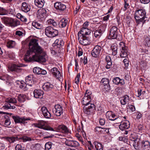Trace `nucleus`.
Wrapping results in <instances>:
<instances>
[{
	"label": "nucleus",
	"instance_id": "nucleus-11",
	"mask_svg": "<svg viewBox=\"0 0 150 150\" xmlns=\"http://www.w3.org/2000/svg\"><path fill=\"white\" fill-rule=\"evenodd\" d=\"M106 117L109 120L114 121L118 118V116L111 111H107L106 115Z\"/></svg>",
	"mask_w": 150,
	"mask_h": 150
},
{
	"label": "nucleus",
	"instance_id": "nucleus-64",
	"mask_svg": "<svg viewBox=\"0 0 150 150\" xmlns=\"http://www.w3.org/2000/svg\"><path fill=\"white\" fill-rule=\"evenodd\" d=\"M15 149L16 150H23L22 149L21 145L19 144L16 145L15 147Z\"/></svg>",
	"mask_w": 150,
	"mask_h": 150
},
{
	"label": "nucleus",
	"instance_id": "nucleus-50",
	"mask_svg": "<svg viewBox=\"0 0 150 150\" xmlns=\"http://www.w3.org/2000/svg\"><path fill=\"white\" fill-rule=\"evenodd\" d=\"M52 143L50 142L46 143L45 145V150H49L52 147Z\"/></svg>",
	"mask_w": 150,
	"mask_h": 150
},
{
	"label": "nucleus",
	"instance_id": "nucleus-55",
	"mask_svg": "<svg viewBox=\"0 0 150 150\" xmlns=\"http://www.w3.org/2000/svg\"><path fill=\"white\" fill-rule=\"evenodd\" d=\"M120 78L118 77H116L113 80V82L116 85L119 84V80Z\"/></svg>",
	"mask_w": 150,
	"mask_h": 150
},
{
	"label": "nucleus",
	"instance_id": "nucleus-32",
	"mask_svg": "<svg viewBox=\"0 0 150 150\" xmlns=\"http://www.w3.org/2000/svg\"><path fill=\"white\" fill-rule=\"evenodd\" d=\"M105 60L107 63V65L106 66V68L107 69H109L111 67L112 64L111 59L109 56H107L106 57Z\"/></svg>",
	"mask_w": 150,
	"mask_h": 150
},
{
	"label": "nucleus",
	"instance_id": "nucleus-22",
	"mask_svg": "<svg viewBox=\"0 0 150 150\" xmlns=\"http://www.w3.org/2000/svg\"><path fill=\"white\" fill-rule=\"evenodd\" d=\"M34 97L36 98H41L44 94L43 91L41 90H35L33 92Z\"/></svg>",
	"mask_w": 150,
	"mask_h": 150
},
{
	"label": "nucleus",
	"instance_id": "nucleus-10",
	"mask_svg": "<svg viewBox=\"0 0 150 150\" xmlns=\"http://www.w3.org/2000/svg\"><path fill=\"white\" fill-rule=\"evenodd\" d=\"M101 51V47L100 46L97 45L92 50L91 52V55L94 57H97L99 56Z\"/></svg>",
	"mask_w": 150,
	"mask_h": 150
},
{
	"label": "nucleus",
	"instance_id": "nucleus-58",
	"mask_svg": "<svg viewBox=\"0 0 150 150\" xmlns=\"http://www.w3.org/2000/svg\"><path fill=\"white\" fill-rule=\"evenodd\" d=\"M124 10L125 11L129 7V4L128 2H124Z\"/></svg>",
	"mask_w": 150,
	"mask_h": 150
},
{
	"label": "nucleus",
	"instance_id": "nucleus-5",
	"mask_svg": "<svg viewBox=\"0 0 150 150\" xmlns=\"http://www.w3.org/2000/svg\"><path fill=\"white\" fill-rule=\"evenodd\" d=\"M58 30L51 26L47 27L45 30V34L48 37H55L58 35Z\"/></svg>",
	"mask_w": 150,
	"mask_h": 150
},
{
	"label": "nucleus",
	"instance_id": "nucleus-15",
	"mask_svg": "<svg viewBox=\"0 0 150 150\" xmlns=\"http://www.w3.org/2000/svg\"><path fill=\"white\" fill-rule=\"evenodd\" d=\"M54 7L57 10L62 11L65 10L66 8L65 5L58 2L54 4Z\"/></svg>",
	"mask_w": 150,
	"mask_h": 150
},
{
	"label": "nucleus",
	"instance_id": "nucleus-53",
	"mask_svg": "<svg viewBox=\"0 0 150 150\" xmlns=\"http://www.w3.org/2000/svg\"><path fill=\"white\" fill-rule=\"evenodd\" d=\"M19 140L20 139H22L23 140V142H25L27 141H30L31 139L30 138L26 136H23L21 138H18Z\"/></svg>",
	"mask_w": 150,
	"mask_h": 150
},
{
	"label": "nucleus",
	"instance_id": "nucleus-19",
	"mask_svg": "<svg viewBox=\"0 0 150 150\" xmlns=\"http://www.w3.org/2000/svg\"><path fill=\"white\" fill-rule=\"evenodd\" d=\"M130 125V123L129 121H125L122 122L119 126V129L121 130L128 129Z\"/></svg>",
	"mask_w": 150,
	"mask_h": 150
},
{
	"label": "nucleus",
	"instance_id": "nucleus-52",
	"mask_svg": "<svg viewBox=\"0 0 150 150\" xmlns=\"http://www.w3.org/2000/svg\"><path fill=\"white\" fill-rule=\"evenodd\" d=\"M41 69L39 67H35L33 68V72L34 73L38 74H40Z\"/></svg>",
	"mask_w": 150,
	"mask_h": 150
},
{
	"label": "nucleus",
	"instance_id": "nucleus-41",
	"mask_svg": "<svg viewBox=\"0 0 150 150\" xmlns=\"http://www.w3.org/2000/svg\"><path fill=\"white\" fill-rule=\"evenodd\" d=\"M15 45L16 42L14 41L10 40L8 41L7 46L9 48H13L15 46Z\"/></svg>",
	"mask_w": 150,
	"mask_h": 150
},
{
	"label": "nucleus",
	"instance_id": "nucleus-6",
	"mask_svg": "<svg viewBox=\"0 0 150 150\" xmlns=\"http://www.w3.org/2000/svg\"><path fill=\"white\" fill-rule=\"evenodd\" d=\"M78 39L80 43L84 46L89 45L91 43L89 35L82 36L79 35Z\"/></svg>",
	"mask_w": 150,
	"mask_h": 150
},
{
	"label": "nucleus",
	"instance_id": "nucleus-47",
	"mask_svg": "<svg viewBox=\"0 0 150 150\" xmlns=\"http://www.w3.org/2000/svg\"><path fill=\"white\" fill-rule=\"evenodd\" d=\"M84 107H85L86 109L87 108H89V109H91L92 108L93 110H94L95 108V106L94 104L93 103H89L85 105Z\"/></svg>",
	"mask_w": 150,
	"mask_h": 150
},
{
	"label": "nucleus",
	"instance_id": "nucleus-63",
	"mask_svg": "<svg viewBox=\"0 0 150 150\" xmlns=\"http://www.w3.org/2000/svg\"><path fill=\"white\" fill-rule=\"evenodd\" d=\"M104 88L105 89V91H108V90H109L110 89V87L109 84H108L104 85Z\"/></svg>",
	"mask_w": 150,
	"mask_h": 150
},
{
	"label": "nucleus",
	"instance_id": "nucleus-14",
	"mask_svg": "<svg viewBox=\"0 0 150 150\" xmlns=\"http://www.w3.org/2000/svg\"><path fill=\"white\" fill-rule=\"evenodd\" d=\"M35 126L40 129L45 130L47 127L46 122L43 120H40L34 124Z\"/></svg>",
	"mask_w": 150,
	"mask_h": 150
},
{
	"label": "nucleus",
	"instance_id": "nucleus-59",
	"mask_svg": "<svg viewBox=\"0 0 150 150\" xmlns=\"http://www.w3.org/2000/svg\"><path fill=\"white\" fill-rule=\"evenodd\" d=\"M130 140L132 141H137L138 139L133 135H131L130 137Z\"/></svg>",
	"mask_w": 150,
	"mask_h": 150
},
{
	"label": "nucleus",
	"instance_id": "nucleus-43",
	"mask_svg": "<svg viewBox=\"0 0 150 150\" xmlns=\"http://www.w3.org/2000/svg\"><path fill=\"white\" fill-rule=\"evenodd\" d=\"M11 123L10 117L8 116H6L5 117V122L4 126L5 127L9 126L10 125Z\"/></svg>",
	"mask_w": 150,
	"mask_h": 150
},
{
	"label": "nucleus",
	"instance_id": "nucleus-49",
	"mask_svg": "<svg viewBox=\"0 0 150 150\" xmlns=\"http://www.w3.org/2000/svg\"><path fill=\"white\" fill-rule=\"evenodd\" d=\"M8 12L6 10L3 8L0 7V15H6Z\"/></svg>",
	"mask_w": 150,
	"mask_h": 150
},
{
	"label": "nucleus",
	"instance_id": "nucleus-7",
	"mask_svg": "<svg viewBox=\"0 0 150 150\" xmlns=\"http://www.w3.org/2000/svg\"><path fill=\"white\" fill-rule=\"evenodd\" d=\"M92 97V93L87 90L85 94V96L82 98L81 103L84 105H85L89 103L91 101V98Z\"/></svg>",
	"mask_w": 150,
	"mask_h": 150
},
{
	"label": "nucleus",
	"instance_id": "nucleus-20",
	"mask_svg": "<svg viewBox=\"0 0 150 150\" xmlns=\"http://www.w3.org/2000/svg\"><path fill=\"white\" fill-rule=\"evenodd\" d=\"M25 81L27 85L32 86L34 83L33 76L30 75L26 76L25 79Z\"/></svg>",
	"mask_w": 150,
	"mask_h": 150
},
{
	"label": "nucleus",
	"instance_id": "nucleus-40",
	"mask_svg": "<svg viewBox=\"0 0 150 150\" xmlns=\"http://www.w3.org/2000/svg\"><path fill=\"white\" fill-rule=\"evenodd\" d=\"M111 49L112 51V54L113 55L115 56L117 53V48L116 46L113 45L111 47Z\"/></svg>",
	"mask_w": 150,
	"mask_h": 150
},
{
	"label": "nucleus",
	"instance_id": "nucleus-61",
	"mask_svg": "<svg viewBox=\"0 0 150 150\" xmlns=\"http://www.w3.org/2000/svg\"><path fill=\"white\" fill-rule=\"evenodd\" d=\"M83 54V52L82 49L80 48L79 49V52L78 54V56L79 57H80Z\"/></svg>",
	"mask_w": 150,
	"mask_h": 150
},
{
	"label": "nucleus",
	"instance_id": "nucleus-13",
	"mask_svg": "<svg viewBox=\"0 0 150 150\" xmlns=\"http://www.w3.org/2000/svg\"><path fill=\"white\" fill-rule=\"evenodd\" d=\"M41 110L44 117L47 119H49L51 117L50 112L48 110L47 108L43 106L41 108Z\"/></svg>",
	"mask_w": 150,
	"mask_h": 150
},
{
	"label": "nucleus",
	"instance_id": "nucleus-21",
	"mask_svg": "<svg viewBox=\"0 0 150 150\" xmlns=\"http://www.w3.org/2000/svg\"><path fill=\"white\" fill-rule=\"evenodd\" d=\"M50 72L57 79H59L61 76V74L58 69L53 67L51 69Z\"/></svg>",
	"mask_w": 150,
	"mask_h": 150
},
{
	"label": "nucleus",
	"instance_id": "nucleus-9",
	"mask_svg": "<svg viewBox=\"0 0 150 150\" xmlns=\"http://www.w3.org/2000/svg\"><path fill=\"white\" fill-rule=\"evenodd\" d=\"M52 112L54 114L58 116H60L63 113L62 107L59 104L56 105L52 109Z\"/></svg>",
	"mask_w": 150,
	"mask_h": 150
},
{
	"label": "nucleus",
	"instance_id": "nucleus-16",
	"mask_svg": "<svg viewBox=\"0 0 150 150\" xmlns=\"http://www.w3.org/2000/svg\"><path fill=\"white\" fill-rule=\"evenodd\" d=\"M91 33V31L88 28H82L81 30L78 33V36L79 35L82 36L89 35Z\"/></svg>",
	"mask_w": 150,
	"mask_h": 150
},
{
	"label": "nucleus",
	"instance_id": "nucleus-17",
	"mask_svg": "<svg viewBox=\"0 0 150 150\" xmlns=\"http://www.w3.org/2000/svg\"><path fill=\"white\" fill-rule=\"evenodd\" d=\"M30 6L28 3L25 2L22 3L21 6V9L22 11L25 12H28L30 10Z\"/></svg>",
	"mask_w": 150,
	"mask_h": 150
},
{
	"label": "nucleus",
	"instance_id": "nucleus-18",
	"mask_svg": "<svg viewBox=\"0 0 150 150\" xmlns=\"http://www.w3.org/2000/svg\"><path fill=\"white\" fill-rule=\"evenodd\" d=\"M140 145L144 150H150V143L148 141H142L140 143Z\"/></svg>",
	"mask_w": 150,
	"mask_h": 150
},
{
	"label": "nucleus",
	"instance_id": "nucleus-8",
	"mask_svg": "<svg viewBox=\"0 0 150 150\" xmlns=\"http://www.w3.org/2000/svg\"><path fill=\"white\" fill-rule=\"evenodd\" d=\"M119 45L121 46H122L120 49V56L121 58H125L127 56V47L125 46L124 43L123 42H120Z\"/></svg>",
	"mask_w": 150,
	"mask_h": 150
},
{
	"label": "nucleus",
	"instance_id": "nucleus-3",
	"mask_svg": "<svg viewBox=\"0 0 150 150\" xmlns=\"http://www.w3.org/2000/svg\"><path fill=\"white\" fill-rule=\"evenodd\" d=\"M10 116L12 117L16 123L22 124L25 125L28 123V121L31 120V118L30 117L27 118L25 117H20L17 115H13L12 113H10Z\"/></svg>",
	"mask_w": 150,
	"mask_h": 150
},
{
	"label": "nucleus",
	"instance_id": "nucleus-51",
	"mask_svg": "<svg viewBox=\"0 0 150 150\" xmlns=\"http://www.w3.org/2000/svg\"><path fill=\"white\" fill-rule=\"evenodd\" d=\"M144 42L145 43L146 46L149 47L150 46V38L146 37L145 38Z\"/></svg>",
	"mask_w": 150,
	"mask_h": 150
},
{
	"label": "nucleus",
	"instance_id": "nucleus-31",
	"mask_svg": "<svg viewBox=\"0 0 150 150\" xmlns=\"http://www.w3.org/2000/svg\"><path fill=\"white\" fill-rule=\"evenodd\" d=\"M34 2L35 5L40 8L43 6L45 2L44 0H35Z\"/></svg>",
	"mask_w": 150,
	"mask_h": 150
},
{
	"label": "nucleus",
	"instance_id": "nucleus-28",
	"mask_svg": "<svg viewBox=\"0 0 150 150\" xmlns=\"http://www.w3.org/2000/svg\"><path fill=\"white\" fill-rule=\"evenodd\" d=\"M58 129L59 130H62V132L65 134L70 133L69 130L68 129L66 126L64 125H60L58 126Z\"/></svg>",
	"mask_w": 150,
	"mask_h": 150
},
{
	"label": "nucleus",
	"instance_id": "nucleus-36",
	"mask_svg": "<svg viewBox=\"0 0 150 150\" xmlns=\"http://www.w3.org/2000/svg\"><path fill=\"white\" fill-rule=\"evenodd\" d=\"M68 21L66 19H62L59 23V26L60 28L65 27L67 25Z\"/></svg>",
	"mask_w": 150,
	"mask_h": 150
},
{
	"label": "nucleus",
	"instance_id": "nucleus-39",
	"mask_svg": "<svg viewBox=\"0 0 150 150\" xmlns=\"http://www.w3.org/2000/svg\"><path fill=\"white\" fill-rule=\"evenodd\" d=\"M32 25L38 29H40L42 27V25L38 22H33L32 23Z\"/></svg>",
	"mask_w": 150,
	"mask_h": 150
},
{
	"label": "nucleus",
	"instance_id": "nucleus-60",
	"mask_svg": "<svg viewBox=\"0 0 150 150\" xmlns=\"http://www.w3.org/2000/svg\"><path fill=\"white\" fill-rule=\"evenodd\" d=\"M123 62L125 66V67H127L129 66V61L127 59H125L123 61Z\"/></svg>",
	"mask_w": 150,
	"mask_h": 150
},
{
	"label": "nucleus",
	"instance_id": "nucleus-37",
	"mask_svg": "<svg viewBox=\"0 0 150 150\" xmlns=\"http://www.w3.org/2000/svg\"><path fill=\"white\" fill-rule=\"evenodd\" d=\"M5 102H8L9 103H12L16 105V103H17V101L15 98L9 97L6 98Z\"/></svg>",
	"mask_w": 150,
	"mask_h": 150
},
{
	"label": "nucleus",
	"instance_id": "nucleus-42",
	"mask_svg": "<svg viewBox=\"0 0 150 150\" xmlns=\"http://www.w3.org/2000/svg\"><path fill=\"white\" fill-rule=\"evenodd\" d=\"M83 111L85 114L88 115H90L93 113V110H92V108L91 109H89V108L86 109L85 107H84Z\"/></svg>",
	"mask_w": 150,
	"mask_h": 150
},
{
	"label": "nucleus",
	"instance_id": "nucleus-46",
	"mask_svg": "<svg viewBox=\"0 0 150 150\" xmlns=\"http://www.w3.org/2000/svg\"><path fill=\"white\" fill-rule=\"evenodd\" d=\"M137 93L136 95L139 98H141V96H144L145 93V91H143L142 89H138L137 91Z\"/></svg>",
	"mask_w": 150,
	"mask_h": 150
},
{
	"label": "nucleus",
	"instance_id": "nucleus-29",
	"mask_svg": "<svg viewBox=\"0 0 150 150\" xmlns=\"http://www.w3.org/2000/svg\"><path fill=\"white\" fill-rule=\"evenodd\" d=\"M17 83L18 85L17 86V87H19L23 89L24 91H25L27 90V84L23 81H18L17 82Z\"/></svg>",
	"mask_w": 150,
	"mask_h": 150
},
{
	"label": "nucleus",
	"instance_id": "nucleus-23",
	"mask_svg": "<svg viewBox=\"0 0 150 150\" xmlns=\"http://www.w3.org/2000/svg\"><path fill=\"white\" fill-rule=\"evenodd\" d=\"M66 143L68 146L71 147H77L79 146V144L77 141L72 140H67Z\"/></svg>",
	"mask_w": 150,
	"mask_h": 150
},
{
	"label": "nucleus",
	"instance_id": "nucleus-34",
	"mask_svg": "<svg viewBox=\"0 0 150 150\" xmlns=\"http://www.w3.org/2000/svg\"><path fill=\"white\" fill-rule=\"evenodd\" d=\"M54 43L56 44L57 47H60L61 46L64 45V42L61 38L57 39L54 42Z\"/></svg>",
	"mask_w": 150,
	"mask_h": 150
},
{
	"label": "nucleus",
	"instance_id": "nucleus-27",
	"mask_svg": "<svg viewBox=\"0 0 150 150\" xmlns=\"http://www.w3.org/2000/svg\"><path fill=\"white\" fill-rule=\"evenodd\" d=\"M134 15H136L137 17L138 16H143L144 17H146V12L144 9H140L136 10Z\"/></svg>",
	"mask_w": 150,
	"mask_h": 150
},
{
	"label": "nucleus",
	"instance_id": "nucleus-24",
	"mask_svg": "<svg viewBox=\"0 0 150 150\" xmlns=\"http://www.w3.org/2000/svg\"><path fill=\"white\" fill-rule=\"evenodd\" d=\"M21 67V66L13 64L11 66L10 69L12 71L19 72L21 70V69L20 68Z\"/></svg>",
	"mask_w": 150,
	"mask_h": 150
},
{
	"label": "nucleus",
	"instance_id": "nucleus-56",
	"mask_svg": "<svg viewBox=\"0 0 150 150\" xmlns=\"http://www.w3.org/2000/svg\"><path fill=\"white\" fill-rule=\"evenodd\" d=\"M80 77V74L79 73L77 74L75 80H76L75 83L77 84H78L79 82V78Z\"/></svg>",
	"mask_w": 150,
	"mask_h": 150
},
{
	"label": "nucleus",
	"instance_id": "nucleus-44",
	"mask_svg": "<svg viewBox=\"0 0 150 150\" xmlns=\"http://www.w3.org/2000/svg\"><path fill=\"white\" fill-rule=\"evenodd\" d=\"M106 23H104L101 24L98 28V30L103 33L105 31L107 27Z\"/></svg>",
	"mask_w": 150,
	"mask_h": 150
},
{
	"label": "nucleus",
	"instance_id": "nucleus-57",
	"mask_svg": "<svg viewBox=\"0 0 150 150\" xmlns=\"http://www.w3.org/2000/svg\"><path fill=\"white\" fill-rule=\"evenodd\" d=\"M11 104L8 102H6L4 105L3 106L4 108L6 109H9L10 107Z\"/></svg>",
	"mask_w": 150,
	"mask_h": 150
},
{
	"label": "nucleus",
	"instance_id": "nucleus-62",
	"mask_svg": "<svg viewBox=\"0 0 150 150\" xmlns=\"http://www.w3.org/2000/svg\"><path fill=\"white\" fill-rule=\"evenodd\" d=\"M137 141L134 142L133 146L136 149H138V145Z\"/></svg>",
	"mask_w": 150,
	"mask_h": 150
},
{
	"label": "nucleus",
	"instance_id": "nucleus-1",
	"mask_svg": "<svg viewBox=\"0 0 150 150\" xmlns=\"http://www.w3.org/2000/svg\"><path fill=\"white\" fill-rule=\"evenodd\" d=\"M38 40L31 39L29 43V50L25 54L24 60L27 62L33 61L40 63L46 62V54L44 50L38 45Z\"/></svg>",
	"mask_w": 150,
	"mask_h": 150
},
{
	"label": "nucleus",
	"instance_id": "nucleus-12",
	"mask_svg": "<svg viewBox=\"0 0 150 150\" xmlns=\"http://www.w3.org/2000/svg\"><path fill=\"white\" fill-rule=\"evenodd\" d=\"M46 16V11L44 9H42L40 11L38 16V19L41 22L44 21Z\"/></svg>",
	"mask_w": 150,
	"mask_h": 150
},
{
	"label": "nucleus",
	"instance_id": "nucleus-30",
	"mask_svg": "<svg viewBox=\"0 0 150 150\" xmlns=\"http://www.w3.org/2000/svg\"><path fill=\"white\" fill-rule=\"evenodd\" d=\"M6 140L10 143H12L16 141L19 140V139L17 136H12L7 137Z\"/></svg>",
	"mask_w": 150,
	"mask_h": 150
},
{
	"label": "nucleus",
	"instance_id": "nucleus-45",
	"mask_svg": "<svg viewBox=\"0 0 150 150\" xmlns=\"http://www.w3.org/2000/svg\"><path fill=\"white\" fill-rule=\"evenodd\" d=\"M47 22L49 25H52L54 26H56L57 25V22L54 19H49L47 21Z\"/></svg>",
	"mask_w": 150,
	"mask_h": 150
},
{
	"label": "nucleus",
	"instance_id": "nucleus-25",
	"mask_svg": "<svg viewBox=\"0 0 150 150\" xmlns=\"http://www.w3.org/2000/svg\"><path fill=\"white\" fill-rule=\"evenodd\" d=\"M53 87V85L49 82L45 83L42 86L43 89L46 91L51 90Z\"/></svg>",
	"mask_w": 150,
	"mask_h": 150
},
{
	"label": "nucleus",
	"instance_id": "nucleus-2",
	"mask_svg": "<svg viewBox=\"0 0 150 150\" xmlns=\"http://www.w3.org/2000/svg\"><path fill=\"white\" fill-rule=\"evenodd\" d=\"M4 23L6 25L12 27H15L20 25L18 20L8 17L2 18Z\"/></svg>",
	"mask_w": 150,
	"mask_h": 150
},
{
	"label": "nucleus",
	"instance_id": "nucleus-4",
	"mask_svg": "<svg viewBox=\"0 0 150 150\" xmlns=\"http://www.w3.org/2000/svg\"><path fill=\"white\" fill-rule=\"evenodd\" d=\"M117 28L115 26L112 27L110 31L109 37L111 39H116L117 40H120L122 39V37L118 35Z\"/></svg>",
	"mask_w": 150,
	"mask_h": 150
},
{
	"label": "nucleus",
	"instance_id": "nucleus-35",
	"mask_svg": "<svg viewBox=\"0 0 150 150\" xmlns=\"http://www.w3.org/2000/svg\"><path fill=\"white\" fill-rule=\"evenodd\" d=\"M26 97V95L23 94H20L18 96V100L20 103H22L25 100Z\"/></svg>",
	"mask_w": 150,
	"mask_h": 150
},
{
	"label": "nucleus",
	"instance_id": "nucleus-33",
	"mask_svg": "<svg viewBox=\"0 0 150 150\" xmlns=\"http://www.w3.org/2000/svg\"><path fill=\"white\" fill-rule=\"evenodd\" d=\"M129 96L127 95H126L120 100V103L122 105H125L129 102Z\"/></svg>",
	"mask_w": 150,
	"mask_h": 150
},
{
	"label": "nucleus",
	"instance_id": "nucleus-26",
	"mask_svg": "<svg viewBox=\"0 0 150 150\" xmlns=\"http://www.w3.org/2000/svg\"><path fill=\"white\" fill-rule=\"evenodd\" d=\"M134 17L137 23L138 24L142 22L143 24H144L146 21L145 20V18H147V17H144L143 16H138V17L136 15H134Z\"/></svg>",
	"mask_w": 150,
	"mask_h": 150
},
{
	"label": "nucleus",
	"instance_id": "nucleus-54",
	"mask_svg": "<svg viewBox=\"0 0 150 150\" xmlns=\"http://www.w3.org/2000/svg\"><path fill=\"white\" fill-rule=\"evenodd\" d=\"M101 82L103 83L104 85L108 84H109V81L106 78H103L102 79Z\"/></svg>",
	"mask_w": 150,
	"mask_h": 150
},
{
	"label": "nucleus",
	"instance_id": "nucleus-48",
	"mask_svg": "<svg viewBox=\"0 0 150 150\" xmlns=\"http://www.w3.org/2000/svg\"><path fill=\"white\" fill-rule=\"evenodd\" d=\"M103 33L102 32H101L98 29L94 32V36L96 37L99 38Z\"/></svg>",
	"mask_w": 150,
	"mask_h": 150
},
{
	"label": "nucleus",
	"instance_id": "nucleus-38",
	"mask_svg": "<svg viewBox=\"0 0 150 150\" xmlns=\"http://www.w3.org/2000/svg\"><path fill=\"white\" fill-rule=\"evenodd\" d=\"M94 144L97 150H103V145L101 143L97 142H95Z\"/></svg>",
	"mask_w": 150,
	"mask_h": 150
}]
</instances>
